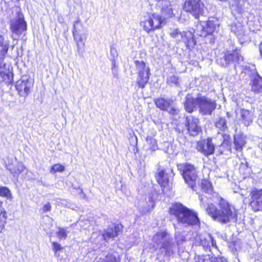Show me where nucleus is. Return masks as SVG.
Instances as JSON below:
<instances>
[{"instance_id": "473e14b6", "label": "nucleus", "mask_w": 262, "mask_h": 262, "mask_svg": "<svg viewBox=\"0 0 262 262\" xmlns=\"http://www.w3.org/2000/svg\"><path fill=\"white\" fill-rule=\"evenodd\" d=\"M7 217V212L3 209L1 210L0 214V233H1L4 229Z\"/></svg>"}, {"instance_id": "412c9836", "label": "nucleus", "mask_w": 262, "mask_h": 262, "mask_svg": "<svg viewBox=\"0 0 262 262\" xmlns=\"http://www.w3.org/2000/svg\"><path fill=\"white\" fill-rule=\"evenodd\" d=\"M6 66L5 63L0 65V83L9 85L13 81V74L9 69L6 68Z\"/></svg>"}, {"instance_id": "3c124183", "label": "nucleus", "mask_w": 262, "mask_h": 262, "mask_svg": "<svg viewBox=\"0 0 262 262\" xmlns=\"http://www.w3.org/2000/svg\"><path fill=\"white\" fill-rule=\"evenodd\" d=\"M2 203H2V202H1V201H0V207L2 206Z\"/></svg>"}, {"instance_id": "f8f14e48", "label": "nucleus", "mask_w": 262, "mask_h": 262, "mask_svg": "<svg viewBox=\"0 0 262 262\" xmlns=\"http://www.w3.org/2000/svg\"><path fill=\"white\" fill-rule=\"evenodd\" d=\"M250 205L254 211H262V189L254 188L251 191Z\"/></svg>"}, {"instance_id": "9d476101", "label": "nucleus", "mask_w": 262, "mask_h": 262, "mask_svg": "<svg viewBox=\"0 0 262 262\" xmlns=\"http://www.w3.org/2000/svg\"><path fill=\"white\" fill-rule=\"evenodd\" d=\"M204 4L201 0H186L183 6V9L192 14L198 19L203 14Z\"/></svg>"}, {"instance_id": "a18cd8bd", "label": "nucleus", "mask_w": 262, "mask_h": 262, "mask_svg": "<svg viewBox=\"0 0 262 262\" xmlns=\"http://www.w3.org/2000/svg\"><path fill=\"white\" fill-rule=\"evenodd\" d=\"M257 123L260 126H262V116H259L257 119Z\"/></svg>"}, {"instance_id": "37998d69", "label": "nucleus", "mask_w": 262, "mask_h": 262, "mask_svg": "<svg viewBox=\"0 0 262 262\" xmlns=\"http://www.w3.org/2000/svg\"><path fill=\"white\" fill-rule=\"evenodd\" d=\"M208 255L199 256L198 259V262H204L206 259L207 258Z\"/></svg>"}, {"instance_id": "b1692460", "label": "nucleus", "mask_w": 262, "mask_h": 262, "mask_svg": "<svg viewBox=\"0 0 262 262\" xmlns=\"http://www.w3.org/2000/svg\"><path fill=\"white\" fill-rule=\"evenodd\" d=\"M72 34L74 40L75 41L77 48V52L82 53L84 51V38L82 34H79L76 30L75 26L74 25L72 30Z\"/></svg>"}, {"instance_id": "6e6552de", "label": "nucleus", "mask_w": 262, "mask_h": 262, "mask_svg": "<svg viewBox=\"0 0 262 262\" xmlns=\"http://www.w3.org/2000/svg\"><path fill=\"white\" fill-rule=\"evenodd\" d=\"M182 171L181 176H182L185 183L188 185V187L194 189L197 178L196 170L194 166L191 164L185 163L183 165Z\"/></svg>"}, {"instance_id": "7c9ffc66", "label": "nucleus", "mask_w": 262, "mask_h": 262, "mask_svg": "<svg viewBox=\"0 0 262 262\" xmlns=\"http://www.w3.org/2000/svg\"><path fill=\"white\" fill-rule=\"evenodd\" d=\"M25 168V167L22 163H18L14 168L10 169V171L14 177H16L23 172Z\"/></svg>"}, {"instance_id": "a19ab883", "label": "nucleus", "mask_w": 262, "mask_h": 262, "mask_svg": "<svg viewBox=\"0 0 262 262\" xmlns=\"http://www.w3.org/2000/svg\"><path fill=\"white\" fill-rule=\"evenodd\" d=\"M53 249L56 253L57 251H59L62 249L61 245L56 242L52 243Z\"/></svg>"}, {"instance_id": "c9c22d12", "label": "nucleus", "mask_w": 262, "mask_h": 262, "mask_svg": "<svg viewBox=\"0 0 262 262\" xmlns=\"http://www.w3.org/2000/svg\"><path fill=\"white\" fill-rule=\"evenodd\" d=\"M161 11L164 16L166 18H170L174 16L172 9L168 6L163 7Z\"/></svg>"}, {"instance_id": "5701e85b", "label": "nucleus", "mask_w": 262, "mask_h": 262, "mask_svg": "<svg viewBox=\"0 0 262 262\" xmlns=\"http://www.w3.org/2000/svg\"><path fill=\"white\" fill-rule=\"evenodd\" d=\"M200 243L204 250H210L211 247L217 249L215 241L210 234H206L200 236Z\"/></svg>"}, {"instance_id": "9b49d317", "label": "nucleus", "mask_w": 262, "mask_h": 262, "mask_svg": "<svg viewBox=\"0 0 262 262\" xmlns=\"http://www.w3.org/2000/svg\"><path fill=\"white\" fill-rule=\"evenodd\" d=\"M202 32L200 34L203 37L208 35H212L219 30L220 23L215 17H209L206 21H201Z\"/></svg>"}, {"instance_id": "dca6fc26", "label": "nucleus", "mask_w": 262, "mask_h": 262, "mask_svg": "<svg viewBox=\"0 0 262 262\" xmlns=\"http://www.w3.org/2000/svg\"><path fill=\"white\" fill-rule=\"evenodd\" d=\"M156 194V192H152L148 194L145 199L146 204L144 201L140 202L139 205V210L142 214H144L150 211L155 207L154 196Z\"/></svg>"}, {"instance_id": "ea45409f", "label": "nucleus", "mask_w": 262, "mask_h": 262, "mask_svg": "<svg viewBox=\"0 0 262 262\" xmlns=\"http://www.w3.org/2000/svg\"><path fill=\"white\" fill-rule=\"evenodd\" d=\"M240 160V169H246L248 168V163L247 161H246V159L244 158H241L239 159Z\"/></svg>"}, {"instance_id": "bb28decb", "label": "nucleus", "mask_w": 262, "mask_h": 262, "mask_svg": "<svg viewBox=\"0 0 262 262\" xmlns=\"http://www.w3.org/2000/svg\"><path fill=\"white\" fill-rule=\"evenodd\" d=\"M9 49V43L6 42L4 37L0 35V63L6 56Z\"/></svg>"}, {"instance_id": "6ab92c4d", "label": "nucleus", "mask_w": 262, "mask_h": 262, "mask_svg": "<svg viewBox=\"0 0 262 262\" xmlns=\"http://www.w3.org/2000/svg\"><path fill=\"white\" fill-rule=\"evenodd\" d=\"M32 84L27 80H18L15 84L16 90L19 96L26 97L30 93Z\"/></svg>"}, {"instance_id": "aec40b11", "label": "nucleus", "mask_w": 262, "mask_h": 262, "mask_svg": "<svg viewBox=\"0 0 262 262\" xmlns=\"http://www.w3.org/2000/svg\"><path fill=\"white\" fill-rule=\"evenodd\" d=\"M181 42H184L187 49L190 50L193 48L196 44L193 31L181 32Z\"/></svg>"}, {"instance_id": "f257e3e1", "label": "nucleus", "mask_w": 262, "mask_h": 262, "mask_svg": "<svg viewBox=\"0 0 262 262\" xmlns=\"http://www.w3.org/2000/svg\"><path fill=\"white\" fill-rule=\"evenodd\" d=\"M216 61L222 67H228L232 66L236 72H239L247 75L250 78L251 91L255 94L262 93L261 76L257 72L254 65H248L244 62L239 49L236 48L231 51H227L222 57H217Z\"/></svg>"}, {"instance_id": "c756f323", "label": "nucleus", "mask_w": 262, "mask_h": 262, "mask_svg": "<svg viewBox=\"0 0 262 262\" xmlns=\"http://www.w3.org/2000/svg\"><path fill=\"white\" fill-rule=\"evenodd\" d=\"M229 116H227V117H223L219 118V119L216 120L215 122V126L217 128H219L220 129L222 130H224L227 128V120L226 118H229Z\"/></svg>"}, {"instance_id": "4468645a", "label": "nucleus", "mask_w": 262, "mask_h": 262, "mask_svg": "<svg viewBox=\"0 0 262 262\" xmlns=\"http://www.w3.org/2000/svg\"><path fill=\"white\" fill-rule=\"evenodd\" d=\"M186 121L187 130L190 135L196 136L201 132V128L199 125V120L195 116H187Z\"/></svg>"}, {"instance_id": "4be33fe9", "label": "nucleus", "mask_w": 262, "mask_h": 262, "mask_svg": "<svg viewBox=\"0 0 262 262\" xmlns=\"http://www.w3.org/2000/svg\"><path fill=\"white\" fill-rule=\"evenodd\" d=\"M121 226L119 225L112 224L104 231L103 234L104 239L108 241L111 238L117 236L121 232Z\"/></svg>"}, {"instance_id": "393cba45", "label": "nucleus", "mask_w": 262, "mask_h": 262, "mask_svg": "<svg viewBox=\"0 0 262 262\" xmlns=\"http://www.w3.org/2000/svg\"><path fill=\"white\" fill-rule=\"evenodd\" d=\"M198 101V96L194 98L188 95L186 97V101L184 103L186 111L189 113H191L194 110H198L199 103Z\"/></svg>"}, {"instance_id": "de8ad7c7", "label": "nucleus", "mask_w": 262, "mask_h": 262, "mask_svg": "<svg viewBox=\"0 0 262 262\" xmlns=\"http://www.w3.org/2000/svg\"><path fill=\"white\" fill-rule=\"evenodd\" d=\"M116 67V62L114 60L112 62V69H114Z\"/></svg>"}, {"instance_id": "f3484780", "label": "nucleus", "mask_w": 262, "mask_h": 262, "mask_svg": "<svg viewBox=\"0 0 262 262\" xmlns=\"http://www.w3.org/2000/svg\"><path fill=\"white\" fill-rule=\"evenodd\" d=\"M230 27L231 31L237 36L241 43L248 40V36L245 34L243 26L240 23H233Z\"/></svg>"}, {"instance_id": "0eeeda50", "label": "nucleus", "mask_w": 262, "mask_h": 262, "mask_svg": "<svg viewBox=\"0 0 262 262\" xmlns=\"http://www.w3.org/2000/svg\"><path fill=\"white\" fill-rule=\"evenodd\" d=\"M198 110L202 115H211L216 107V101L201 94H198Z\"/></svg>"}, {"instance_id": "49530a36", "label": "nucleus", "mask_w": 262, "mask_h": 262, "mask_svg": "<svg viewBox=\"0 0 262 262\" xmlns=\"http://www.w3.org/2000/svg\"><path fill=\"white\" fill-rule=\"evenodd\" d=\"M259 52H260V55L261 57L262 58V41L261 42V43H260V45L259 46Z\"/></svg>"}, {"instance_id": "f704fd0d", "label": "nucleus", "mask_w": 262, "mask_h": 262, "mask_svg": "<svg viewBox=\"0 0 262 262\" xmlns=\"http://www.w3.org/2000/svg\"><path fill=\"white\" fill-rule=\"evenodd\" d=\"M204 262H228L223 256L211 257L208 255L207 258Z\"/></svg>"}, {"instance_id": "a211bd4d", "label": "nucleus", "mask_w": 262, "mask_h": 262, "mask_svg": "<svg viewBox=\"0 0 262 262\" xmlns=\"http://www.w3.org/2000/svg\"><path fill=\"white\" fill-rule=\"evenodd\" d=\"M197 149L203 153L205 156L212 155L214 151V145L212 140L208 139L206 141H202L198 143Z\"/></svg>"}, {"instance_id": "8fccbe9b", "label": "nucleus", "mask_w": 262, "mask_h": 262, "mask_svg": "<svg viewBox=\"0 0 262 262\" xmlns=\"http://www.w3.org/2000/svg\"><path fill=\"white\" fill-rule=\"evenodd\" d=\"M241 117H242V119L243 120H244L245 119V118H246V116L242 115V116H241Z\"/></svg>"}, {"instance_id": "a878e982", "label": "nucleus", "mask_w": 262, "mask_h": 262, "mask_svg": "<svg viewBox=\"0 0 262 262\" xmlns=\"http://www.w3.org/2000/svg\"><path fill=\"white\" fill-rule=\"evenodd\" d=\"M234 144L235 149L241 151L246 144L245 136L242 134H236L234 137Z\"/></svg>"}, {"instance_id": "603ef678", "label": "nucleus", "mask_w": 262, "mask_h": 262, "mask_svg": "<svg viewBox=\"0 0 262 262\" xmlns=\"http://www.w3.org/2000/svg\"><path fill=\"white\" fill-rule=\"evenodd\" d=\"M79 189H80V191H81V193H83L82 189H80V188H79Z\"/></svg>"}, {"instance_id": "1a4fd4ad", "label": "nucleus", "mask_w": 262, "mask_h": 262, "mask_svg": "<svg viewBox=\"0 0 262 262\" xmlns=\"http://www.w3.org/2000/svg\"><path fill=\"white\" fill-rule=\"evenodd\" d=\"M181 224L200 226V221L198 214L181 204Z\"/></svg>"}, {"instance_id": "c03bdc74", "label": "nucleus", "mask_w": 262, "mask_h": 262, "mask_svg": "<svg viewBox=\"0 0 262 262\" xmlns=\"http://www.w3.org/2000/svg\"><path fill=\"white\" fill-rule=\"evenodd\" d=\"M179 31H178V30H173L172 32H171L170 34V36L172 37H177L178 34H179Z\"/></svg>"}, {"instance_id": "cd10ccee", "label": "nucleus", "mask_w": 262, "mask_h": 262, "mask_svg": "<svg viewBox=\"0 0 262 262\" xmlns=\"http://www.w3.org/2000/svg\"><path fill=\"white\" fill-rule=\"evenodd\" d=\"M202 190L206 193L211 194L213 192V187L211 183L207 180L203 179L201 181Z\"/></svg>"}, {"instance_id": "7ed1b4c3", "label": "nucleus", "mask_w": 262, "mask_h": 262, "mask_svg": "<svg viewBox=\"0 0 262 262\" xmlns=\"http://www.w3.org/2000/svg\"><path fill=\"white\" fill-rule=\"evenodd\" d=\"M165 23V19L160 15L153 13L148 15V17L140 23L143 30L147 33L161 29Z\"/></svg>"}, {"instance_id": "20e7f679", "label": "nucleus", "mask_w": 262, "mask_h": 262, "mask_svg": "<svg viewBox=\"0 0 262 262\" xmlns=\"http://www.w3.org/2000/svg\"><path fill=\"white\" fill-rule=\"evenodd\" d=\"M134 63L138 70L136 84L139 89H143L149 82L150 70L144 61L137 60L134 61Z\"/></svg>"}, {"instance_id": "f03ea898", "label": "nucleus", "mask_w": 262, "mask_h": 262, "mask_svg": "<svg viewBox=\"0 0 262 262\" xmlns=\"http://www.w3.org/2000/svg\"><path fill=\"white\" fill-rule=\"evenodd\" d=\"M199 200L201 208L205 209L206 213L213 220L222 224L235 223L237 218V212L234 207L227 201L221 198L217 206L210 203L205 195H200Z\"/></svg>"}, {"instance_id": "c85d7f7f", "label": "nucleus", "mask_w": 262, "mask_h": 262, "mask_svg": "<svg viewBox=\"0 0 262 262\" xmlns=\"http://www.w3.org/2000/svg\"><path fill=\"white\" fill-rule=\"evenodd\" d=\"M169 212L170 214L173 215L178 222H180V204L176 203L173 204L169 209Z\"/></svg>"}, {"instance_id": "5fc2aeb1", "label": "nucleus", "mask_w": 262, "mask_h": 262, "mask_svg": "<svg viewBox=\"0 0 262 262\" xmlns=\"http://www.w3.org/2000/svg\"><path fill=\"white\" fill-rule=\"evenodd\" d=\"M226 115H229V114L228 113H227Z\"/></svg>"}, {"instance_id": "79ce46f5", "label": "nucleus", "mask_w": 262, "mask_h": 262, "mask_svg": "<svg viewBox=\"0 0 262 262\" xmlns=\"http://www.w3.org/2000/svg\"><path fill=\"white\" fill-rule=\"evenodd\" d=\"M51 209V206L50 205V204L49 203H47V204H45L43 205L42 210L43 212H47L50 211Z\"/></svg>"}, {"instance_id": "2f4dec72", "label": "nucleus", "mask_w": 262, "mask_h": 262, "mask_svg": "<svg viewBox=\"0 0 262 262\" xmlns=\"http://www.w3.org/2000/svg\"><path fill=\"white\" fill-rule=\"evenodd\" d=\"M97 262H120V259L119 257L109 253L104 258L99 259Z\"/></svg>"}, {"instance_id": "4c0bfd02", "label": "nucleus", "mask_w": 262, "mask_h": 262, "mask_svg": "<svg viewBox=\"0 0 262 262\" xmlns=\"http://www.w3.org/2000/svg\"><path fill=\"white\" fill-rule=\"evenodd\" d=\"M57 235L60 239L66 238L67 236V231L64 228H59Z\"/></svg>"}, {"instance_id": "58836bf2", "label": "nucleus", "mask_w": 262, "mask_h": 262, "mask_svg": "<svg viewBox=\"0 0 262 262\" xmlns=\"http://www.w3.org/2000/svg\"><path fill=\"white\" fill-rule=\"evenodd\" d=\"M178 78L175 75H173L169 76L167 79V82L169 84H178Z\"/></svg>"}, {"instance_id": "2eb2a0df", "label": "nucleus", "mask_w": 262, "mask_h": 262, "mask_svg": "<svg viewBox=\"0 0 262 262\" xmlns=\"http://www.w3.org/2000/svg\"><path fill=\"white\" fill-rule=\"evenodd\" d=\"M156 106L160 110L168 112L171 115H174L176 107L172 101L162 98H156L154 100Z\"/></svg>"}, {"instance_id": "ddd939ff", "label": "nucleus", "mask_w": 262, "mask_h": 262, "mask_svg": "<svg viewBox=\"0 0 262 262\" xmlns=\"http://www.w3.org/2000/svg\"><path fill=\"white\" fill-rule=\"evenodd\" d=\"M170 172L172 173V169L170 168L165 169L159 166L155 176L159 184L162 187L164 188L163 189H162L163 193H165V188L168 186L169 184V180L170 177L169 176Z\"/></svg>"}, {"instance_id": "09e8293b", "label": "nucleus", "mask_w": 262, "mask_h": 262, "mask_svg": "<svg viewBox=\"0 0 262 262\" xmlns=\"http://www.w3.org/2000/svg\"><path fill=\"white\" fill-rule=\"evenodd\" d=\"M244 124L246 126H248L249 125V122L245 121Z\"/></svg>"}, {"instance_id": "864d4df0", "label": "nucleus", "mask_w": 262, "mask_h": 262, "mask_svg": "<svg viewBox=\"0 0 262 262\" xmlns=\"http://www.w3.org/2000/svg\"><path fill=\"white\" fill-rule=\"evenodd\" d=\"M20 0H16L17 2H19Z\"/></svg>"}, {"instance_id": "39448f33", "label": "nucleus", "mask_w": 262, "mask_h": 262, "mask_svg": "<svg viewBox=\"0 0 262 262\" xmlns=\"http://www.w3.org/2000/svg\"><path fill=\"white\" fill-rule=\"evenodd\" d=\"M10 28L11 32L17 36L26 35L28 25L20 10L16 12V18L10 21Z\"/></svg>"}, {"instance_id": "e433bc0d", "label": "nucleus", "mask_w": 262, "mask_h": 262, "mask_svg": "<svg viewBox=\"0 0 262 262\" xmlns=\"http://www.w3.org/2000/svg\"><path fill=\"white\" fill-rule=\"evenodd\" d=\"M64 167L59 164H54L51 169V172H62L64 170Z\"/></svg>"}, {"instance_id": "72a5a7b5", "label": "nucleus", "mask_w": 262, "mask_h": 262, "mask_svg": "<svg viewBox=\"0 0 262 262\" xmlns=\"http://www.w3.org/2000/svg\"><path fill=\"white\" fill-rule=\"evenodd\" d=\"M0 196L6 197L8 199H12V198L10 190L6 187H0Z\"/></svg>"}, {"instance_id": "423d86ee", "label": "nucleus", "mask_w": 262, "mask_h": 262, "mask_svg": "<svg viewBox=\"0 0 262 262\" xmlns=\"http://www.w3.org/2000/svg\"><path fill=\"white\" fill-rule=\"evenodd\" d=\"M153 241L156 243L158 246L162 244L160 251L167 256L173 254V244L170 240L169 235L166 232H158L153 237Z\"/></svg>"}]
</instances>
